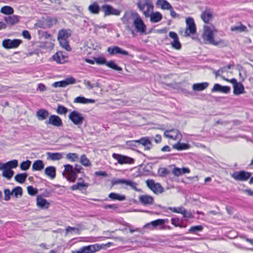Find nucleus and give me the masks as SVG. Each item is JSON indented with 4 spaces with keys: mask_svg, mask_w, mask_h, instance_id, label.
<instances>
[{
    "mask_svg": "<svg viewBox=\"0 0 253 253\" xmlns=\"http://www.w3.org/2000/svg\"><path fill=\"white\" fill-rule=\"evenodd\" d=\"M137 5L146 17H149V13L153 11L154 5L151 0H139Z\"/></svg>",
    "mask_w": 253,
    "mask_h": 253,
    "instance_id": "f257e3e1",
    "label": "nucleus"
},
{
    "mask_svg": "<svg viewBox=\"0 0 253 253\" xmlns=\"http://www.w3.org/2000/svg\"><path fill=\"white\" fill-rule=\"evenodd\" d=\"M132 16L135 17L133 23L136 31L141 33H145L146 30V27L139 14L135 12L132 14Z\"/></svg>",
    "mask_w": 253,
    "mask_h": 253,
    "instance_id": "f03ea898",
    "label": "nucleus"
},
{
    "mask_svg": "<svg viewBox=\"0 0 253 253\" xmlns=\"http://www.w3.org/2000/svg\"><path fill=\"white\" fill-rule=\"evenodd\" d=\"M213 26L205 25L204 27L203 39L208 42L210 43L216 44L213 39Z\"/></svg>",
    "mask_w": 253,
    "mask_h": 253,
    "instance_id": "7ed1b4c3",
    "label": "nucleus"
},
{
    "mask_svg": "<svg viewBox=\"0 0 253 253\" xmlns=\"http://www.w3.org/2000/svg\"><path fill=\"white\" fill-rule=\"evenodd\" d=\"M221 78L225 81L229 82L233 84V92L235 95H239L244 93L245 88L243 84L241 83L237 82L235 79L228 80L226 79L224 77L221 76Z\"/></svg>",
    "mask_w": 253,
    "mask_h": 253,
    "instance_id": "20e7f679",
    "label": "nucleus"
},
{
    "mask_svg": "<svg viewBox=\"0 0 253 253\" xmlns=\"http://www.w3.org/2000/svg\"><path fill=\"white\" fill-rule=\"evenodd\" d=\"M186 28L184 36L189 37L190 35L195 34L196 32V25L194 20L192 17H188L186 19Z\"/></svg>",
    "mask_w": 253,
    "mask_h": 253,
    "instance_id": "39448f33",
    "label": "nucleus"
},
{
    "mask_svg": "<svg viewBox=\"0 0 253 253\" xmlns=\"http://www.w3.org/2000/svg\"><path fill=\"white\" fill-rule=\"evenodd\" d=\"M69 119L77 126L82 125L84 120L83 114L77 111H73L69 115Z\"/></svg>",
    "mask_w": 253,
    "mask_h": 253,
    "instance_id": "423d86ee",
    "label": "nucleus"
},
{
    "mask_svg": "<svg viewBox=\"0 0 253 253\" xmlns=\"http://www.w3.org/2000/svg\"><path fill=\"white\" fill-rule=\"evenodd\" d=\"M146 183L149 188L156 194L162 193L164 191V189L161 185L159 183H155L152 179L146 180Z\"/></svg>",
    "mask_w": 253,
    "mask_h": 253,
    "instance_id": "0eeeda50",
    "label": "nucleus"
},
{
    "mask_svg": "<svg viewBox=\"0 0 253 253\" xmlns=\"http://www.w3.org/2000/svg\"><path fill=\"white\" fill-rule=\"evenodd\" d=\"M112 157L121 165L133 164L134 160L133 158L119 154L113 153Z\"/></svg>",
    "mask_w": 253,
    "mask_h": 253,
    "instance_id": "6e6552de",
    "label": "nucleus"
},
{
    "mask_svg": "<svg viewBox=\"0 0 253 253\" xmlns=\"http://www.w3.org/2000/svg\"><path fill=\"white\" fill-rule=\"evenodd\" d=\"M251 176L250 172L245 170L235 171L231 174V177L237 181H246Z\"/></svg>",
    "mask_w": 253,
    "mask_h": 253,
    "instance_id": "1a4fd4ad",
    "label": "nucleus"
},
{
    "mask_svg": "<svg viewBox=\"0 0 253 253\" xmlns=\"http://www.w3.org/2000/svg\"><path fill=\"white\" fill-rule=\"evenodd\" d=\"M22 43V41L19 39H5L2 41V45L6 49L18 47Z\"/></svg>",
    "mask_w": 253,
    "mask_h": 253,
    "instance_id": "9d476101",
    "label": "nucleus"
},
{
    "mask_svg": "<svg viewBox=\"0 0 253 253\" xmlns=\"http://www.w3.org/2000/svg\"><path fill=\"white\" fill-rule=\"evenodd\" d=\"M101 9L104 12L105 16L111 15L118 16L121 13V11L119 10L115 9L111 5L108 4L103 5Z\"/></svg>",
    "mask_w": 253,
    "mask_h": 253,
    "instance_id": "9b49d317",
    "label": "nucleus"
},
{
    "mask_svg": "<svg viewBox=\"0 0 253 253\" xmlns=\"http://www.w3.org/2000/svg\"><path fill=\"white\" fill-rule=\"evenodd\" d=\"M101 249L97 244L84 246L75 251L74 253H93Z\"/></svg>",
    "mask_w": 253,
    "mask_h": 253,
    "instance_id": "f8f14e48",
    "label": "nucleus"
},
{
    "mask_svg": "<svg viewBox=\"0 0 253 253\" xmlns=\"http://www.w3.org/2000/svg\"><path fill=\"white\" fill-rule=\"evenodd\" d=\"M46 125H51L56 127H60L63 126L61 119L57 115H52L49 117L48 120L45 122Z\"/></svg>",
    "mask_w": 253,
    "mask_h": 253,
    "instance_id": "ddd939ff",
    "label": "nucleus"
},
{
    "mask_svg": "<svg viewBox=\"0 0 253 253\" xmlns=\"http://www.w3.org/2000/svg\"><path fill=\"white\" fill-rule=\"evenodd\" d=\"M76 83V80L73 77H70L65 79L64 80L56 82L52 84V86L54 87H65L69 84H74Z\"/></svg>",
    "mask_w": 253,
    "mask_h": 253,
    "instance_id": "4468645a",
    "label": "nucleus"
},
{
    "mask_svg": "<svg viewBox=\"0 0 253 253\" xmlns=\"http://www.w3.org/2000/svg\"><path fill=\"white\" fill-rule=\"evenodd\" d=\"M169 37L173 39L171 42V45L172 48L179 50L181 48V44L180 43L177 34L174 32H169Z\"/></svg>",
    "mask_w": 253,
    "mask_h": 253,
    "instance_id": "2eb2a0df",
    "label": "nucleus"
},
{
    "mask_svg": "<svg viewBox=\"0 0 253 253\" xmlns=\"http://www.w3.org/2000/svg\"><path fill=\"white\" fill-rule=\"evenodd\" d=\"M213 11L212 9L206 7L205 10L202 13L201 17L206 23H208L213 18Z\"/></svg>",
    "mask_w": 253,
    "mask_h": 253,
    "instance_id": "dca6fc26",
    "label": "nucleus"
},
{
    "mask_svg": "<svg viewBox=\"0 0 253 253\" xmlns=\"http://www.w3.org/2000/svg\"><path fill=\"white\" fill-rule=\"evenodd\" d=\"M164 136L174 140L179 139L181 136L179 131L176 129L166 130L164 132Z\"/></svg>",
    "mask_w": 253,
    "mask_h": 253,
    "instance_id": "f3484780",
    "label": "nucleus"
},
{
    "mask_svg": "<svg viewBox=\"0 0 253 253\" xmlns=\"http://www.w3.org/2000/svg\"><path fill=\"white\" fill-rule=\"evenodd\" d=\"M108 52L111 55H115L117 54H121L124 55H128V52L125 50L122 49L118 46L109 47L107 49Z\"/></svg>",
    "mask_w": 253,
    "mask_h": 253,
    "instance_id": "a211bd4d",
    "label": "nucleus"
},
{
    "mask_svg": "<svg viewBox=\"0 0 253 253\" xmlns=\"http://www.w3.org/2000/svg\"><path fill=\"white\" fill-rule=\"evenodd\" d=\"M230 91V87L228 86H222L218 84H214L211 89L212 92H220L224 93H228Z\"/></svg>",
    "mask_w": 253,
    "mask_h": 253,
    "instance_id": "6ab92c4d",
    "label": "nucleus"
},
{
    "mask_svg": "<svg viewBox=\"0 0 253 253\" xmlns=\"http://www.w3.org/2000/svg\"><path fill=\"white\" fill-rule=\"evenodd\" d=\"M72 31L70 29H62L58 33V39L68 40L71 35Z\"/></svg>",
    "mask_w": 253,
    "mask_h": 253,
    "instance_id": "aec40b11",
    "label": "nucleus"
},
{
    "mask_svg": "<svg viewBox=\"0 0 253 253\" xmlns=\"http://www.w3.org/2000/svg\"><path fill=\"white\" fill-rule=\"evenodd\" d=\"M139 200L144 205H152L154 202V198L149 195H141L139 197Z\"/></svg>",
    "mask_w": 253,
    "mask_h": 253,
    "instance_id": "412c9836",
    "label": "nucleus"
},
{
    "mask_svg": "<svg viewBox=\"0 0 253 253\" xmlns=\"http://www.w3.org/2000/svg\"><path fill=\"white\" fill-rule=\"evenodd\" d=\"M49 115L48 111L43 109H39L36 112V117L39 121L45 120Z\"/></svg>",
    "mask_w": 253,
    "mask_h": 253,
    "instance_id": "4be33fe9",
    "label": "nucleus"
},
{
    "mask_svg": "<svg viewBox=\"0 0 253 253\" xmlns=\"http://www.w3.org/2000/svg\"><path fill=\"white\" fill-rule=\"evenodd\" d=\"M44 173L50 179H53L56 177V168L53 166H48L44 169Z\"/></svg>",
    "mask_w": 253,
    "mask_h": 253,
    "instance_id": "5701e85b",
    "label": "nucleus"
},
{
    "mask_svg": "<svg viewBox=\"0 0 253 253\" xmlns=\"http://www.w3.org/2000/svg\"><path fill=\"white\" fill-rule=\"evenodd\" d=\"M53 59L58 63L63 64L67 62V57L64 55L61 52H58L53 56Z\"/></svg>",
    "mask_w": 253,
    "mask_h": 253,
    "instance_id": "b1692460",
    "label": "nucleus"
},
{
    "mask_svg": "<svg viewBox=\"0 0 253 253\" xmlns=\"http://www.w3.org/2000/svg\"><path fill=\"white\" fill-rule=\"evenodd\" d=\"M37 206L42 209H48L49 204L45 199L42 198L41 196H38L37 198Z\"/></svg>",
    "mask_w": 253,
    "mask_h": 253,
    "instance_id": "393cba45",
    "label": "nucleus"
},
{
    "mask_svg": "<svg viewBox=\"0 0 253 253\" xmlns=\"http://www.w3.org/2000/svg\"><path fill=\"white\" fill-rule=\"evenodd\" d=\"M138 144H141L145 147L146 150H150L152 146V143L147 137H142L139 140H137Z\"/></svg>",
    "mask_w": 253,
    "mask_h": 253,
    "instance_id": "a878e982",
    "label": "nucleus"
},
{
    "mask_svg": "<svg viewBox=\"0 0 253 253\" xmlns=\"http://www.w3.org/2000/svg\"><path fill=\"white\" fill-rule=\"evenodd\" d=\"M149 17L151 23H157L162 20V15L159 12H151L149 13Z\"/></svg>",
    "mask_w": 253,
    "mask_h": 253,
    "instance_id": "bb28decb",
    "label": "nucleus"
},
{
    "mask_svg": "<svg viewBox=\"0 0 253 253\" xmlns=\"http://www.w3.org/2000/svg\"><path fill=\"white\" fill-rule=\"evenodd\" d=\"M65 168V176H77L76 172L74 171L73 166L67 164L64 166Z\"/></svg>",
    "mask_w": 253,
    "mask_h": 253,
    "instance_id": "cd10ccee",
    "label": "nucleus"
},
{
    "mask_svg": "<svg viewBox=\"0 0 253 253\" xmlns=\"http://www.w3.org/2000/svg\"><path fill=\"white\" fill-rule=\"evenodd\" d=\"M79 180H82L83 181L82 182H77L76 184L72 185L70 187V189L73 191L77 190H81L82 188L86 189L88 187V183H85L82 178H79Z\"/></svg>",
    "mask_w": 253,
    "mask_h": 253,
    "instance_id": "c85d7f7f",
    "label": "nucleus"
},
{
    "mask_svg": "<svg viewBox=\"0 0 253 253\" xmlns=\"http://www.w3.org/2000/svg\"><path fill=\"white\" fill-rule=\"evenodd\" d=\"M88 9L89 11L93 14H98L100 10H101V8L96 2H94L89 5L88 7Z\"/></svg>",
    "mask_w": 253,
    "mask_h": 253,
    "instance_id": "c756f323",
    "label": "nucleus"
},
{
    "mask_svg": "<svg viewBox=\"0 0 253 253\" xmlns=\"http://www.w3.org/2000/svg\"><path fill=\"white\" fill-rule=\"evenodd\" d=\"M209 85L207 82L194 84L192 85V89L195 91H202L207 88Z\"/></svg>",
    "mask_w": 253,
    "mask_h": 253,
    "instance_id": "7c9ffc66",
    "label": "nucleus"
},
{
    "mask_svg": "<svg viewBox=\"0 0 253 253\" xmlns=\"http://www.w3.org/2000/svg\"><path fill=\"white\" fill-rule=\"evenodd\" d=\"M44 164L42 160H38L35 161L32 165V170L41 171L43 169Z\"/></svg>",
    "mask_w": 253,
    "mask_h": 253,
    "instance_id": "2f4dec72",
    "label": "nucleus"
},
{
    "mask_svg": "<svg viewBox=\"0 0 253 253\" xmlns=\"http://www.w3.org/2000/svg\"><path fill=\"white\" fill-rule=\"evenodd\" d=\"M95 101L92 99H87L83 96H78L74 99L75 103H82V104H89L94 103Z\"/></svg>",
    "mask_w": 253,
    "mask_h": 253,
    "instance_id": "473e14b6",
    "label": "nucleus"
},
{
    "mask_svg": "<svg viewBox=\"0 0 253 253\" xmlns=\"http://www.w3.org/2000/svg\"><path fill=\"white\" fill-rule=\"evenodd\" d=\"M156 4L163 9L169 10L172 8L171 4L166 0H158Z\"/></svg>",
    "mask_w": 253,
    "mask_h": 253,
    "instance_id": "72a5a7b5",
    "label": "nucleus"
},
{
    "mask_svg": "<svg viewBox=\"0 0 253 253\" xmlns=\"http://www.w3.org/2000/svg\"><path fill=\"white\" fill-rule=\"evenodd\" d=\"M46 156L47 159H50L52 161L59 160L63 158L62 154L60 153L47 152Z\"/></svg>",
    "mask_w": 253,
    "mask_h": 253,
    "instance_id": "f704fd0d",
    "label": "nucleus"
},
{
    "mask_svg": "<svg viewBox=\"0 0 253 253\" xmlns=\"http://www.w3.org/2000/svg\"><path fill=\"white\" fill-rule=\"evenodd\" d=\"M4 20L7 23L11 25H14L19 21V17L16 15L9 16L4 17Z\"/></svg>",
    "mask_w": 253,
    "mask_h": 253,
    "instance_id": "c9c22d12",
    "label": "nucleus"
},
{
    "mask_svg": "<svg viewBox=\"0 0 253 253\" xmlns=\"http://www.w3.org/2000/svg\"><path fill=\"white\" fill-rule=\"evenodd\" d=\"M169 209L170 211H172L173 212L179 213H181V214H183L184 217H186L187 216L186 215V211L182 207H178V208L169 207Z\"/></svg>",
    "mask_w": 253,
    "mask_h": 253,
    "instance_id": "e433bc0d",
    "label": "nucleus"
},
{
    "mask_svg": "<svg viewBox=\"0 0 253 253\" xmlns=\"http://www.w3.org/2000/svg\"><path fill=\"white\" fill-rule=\"evenodd\" d=\"M27 176L28 174L26 173H19L15 176L14 179L17 182L20 183H23L25 182Z\"/></svg>",
    "mask_w": 253,
    "mask_h": 253,
    "instance_id": "4c0bfd02",
    "label": "nucleus"
},
{
    "mask_svg": "<svg viewBox=\"0 0 253 253\" xmlns=\"http://www.w3.org/2000/svg\"><path fill=\"white\" fill-rule=\"evenodd\" d=\"M172 147L173 148L176 149L178 151H181L189 149L190 148V146L189 144L185 143H181L178 142L177 143L173 144L172 145Z\"/></svg>",
    "mask_w": 253,
    "mask_h": 253,
    "instance_id": "58836bf2",
    "label": "nucleus"
},
{
    "mask_svg": "<svg viewBox=\"0 0 253 253\" xmlns=\"http://www.w3.org/2000/svg\"><path fill=\"white\" fill-rule=\"evenodd\" d=\"M12 195L16 198H20L22 195V189L20 186H17L11 191Z\"/></svg>",
    "mask_w": 253,
    "mask_h": 253,
    "instance_id": "ea45409f",
    "label": "nucleus"
},
{
    "mask_svg": "<svg viewBox=\"0 0 253 253\" xmlns=\"http://www.w3.org/2000/svg\"><path fill=\"white\" fill-rule=\"evenodd\" d=\"M108 197L113 200H117L120 201H122L126 199L125 196L121 195L115 193H111L109 194Z\"/></svg>",
    "mask_w": 253,
    "mask_h": 253,
    "instance_id": "a19ab883",
    "label": "nucleus"
},
{
    "mask_svg": "<svg viewBox=\"0 0 253 253\" xmlns=\"http://www.w3.org/2000/svg\"><path fill=\"white\" fill-rule=\"evenodd\" d=\"M14 171L12 169L5 168L2 171V176L6 178L8 180L10 179L14 174Z\"/></svg>",
    "mask_w": 253,
    "mask_h": 253,
    "instance_id": "79ce46f5",
    "label": "nucleus"
},
{
    "mask_svg": "<svg viewBox=\"0 0 253 253\" xmlns=\"http://www.w3.org/2000/svg\"><path fill=\"white\" fill-rule=\"evenodd\" d=\"M231 30L232 31L237 32H247L248 31L247 27L241 23L239 25L232 27L231 28Z\"/></svg>",
    "mask_w": 253,
    "mask_h": 253,
    "instance_id": "37998d69",
    "label": "nucleus"
},
{
    "mask_svg": "<svg viewBox=\"0 0 253 253\" xmlns=\"http://www.w3.org/2000/svg\"><path fill=\"white\" fill-rule=\"evenodd\" d=\"M168 222V219H158L151 222V225L153 227H156L159 225H164L166 222Z\"/></svg>",
    "mask_w": 253,
    "mask_h": 253,
    "instance_id": "c03bdc74",
    "label": "nucleus"
},
{
    "mask_svg": "<svg viewBox=\"0 0 253 253\" xmlns=\"http://www.w3.org/2000/svg\"><path fill=\"white\" fill-rule=\"evenodd\" d=\"M0 12L6 14H12L14 12V10L12 7L9 6H4L1 8Z\"/></svg>",
    "mask_w": 253,
    "mask_h": 253,
    "instance_id": "a18cd8bd",
    "label": "nucleus"
},
{
    "mask_svg": "<svg viewBox=\"0 0 253 253\" xmlns=\"http://www.w3.org/2000/svg\"><path fill=\"white\" fill-rule=\"evenodd\" d=\"M106 65L108 67L112 68L115 70L121 72L122 71V68L118 66L113 61H110L106 63Z\"/></svg>",
    "mask_w": 253,
    "mask_h": 253,
    "instance_id": "49530a36",
    "label": "nucleus"
},
{
    "mask_svg": "<svg viewBox=\"0 0 253 253\" xmlns=\"http://www.w3.org/2000/svg\"><path fill=\"white\" fill-rule=\"evenodd\" d=\"M6 168L11 169L13 168H15L18 166V161L13 160L10 161L5 163Z\"/></svg>",
    "mask_w": 253,
    "mask_h": 253,
    "instance_id": "de8ad7c7",
    "label": "nucleus"
},
{
    "mask_svg": "<svg viewBox=\"0 0 253 253\" xmlns=\"http://www.w3.org/2000/svg\"><path fill=\"white\" fill-rule=\"evenodd\" d=\"M60 45L69 51L71 50V47L69 44V42L67 40L58 39Z\"/></svg>",
    "mask_w": 253,
    "mask_h": 253,
    "instance_id": "09e8293b",
    "label": "nucleus"
},
{
    "mask_svg": "<svg viewBox=\"0 0 253 253\" xmlns=\"http://www.w3.org/2000/svg\"><path fill=\"white\" fill-rule=\"evenodd\" d=\"M31 164V161L30 160H27L23 161L20 164V169L22 170H27L29 169Z\"/></svg>",
    "mask_w": 253,
    "mask_h": 253,
    "instance_id": "8fccbe9b",
    "label": "nucleus"
},
{
    "mask_svg": "<svg viewBox=\"0 0 253 253\" xmlns=\"http://www.w3.org/2000/svg\"><path fill=\"white\" fill-rule=\"evenodd\" d=\"M66 158L71 162L77 161L79 159V156L76 153H68L66 155Z\"/></svg>",
    "mask_w": 253,
    "mask_h": 253,
    "instance_id": "3c124183",
    "label": "nucleus"
},
{
    "mask_svg": "<svg viewBox=\"0 0 253 253\" xmlns=\"http://www.w3.org/2000/svg\"><path fill=\"white\" fill-rule=\"evenodd\" d=\"M203 227L202 225H197L192 226L189 230V232L190 233L197 234L198 232L202 231Z\"/></svg>",
    "mask_w": 253,
    "mask_h": 253,
    "instance_id": "603ef678",
    "label": "nucleus"
},
{
    "mask_svg": "<svg viewBox=\"0 0 253 253\" xmlns=\"http://www.w3.org/2000/svg\"><path fill=\"white\" fill-rule=\"evenodd\" d=\"M68 111V110L67 108L61 105H59L56 109L57 113L59 115L66 114Z\"/></svg>",
    "mask_w": 253,
    "mask_h": 253,
    "instance_id": "864d4df0",
    "label": "nucleus"
},
{
    "mask_svg": "<svg viewBox=\"0 0 253 253\" xmlns=\"http://www.w3.org/2000/svg\"><path fill=\"white\" fill-rule=\"evenodd\" d=\"M126 185L129 186L132 189L136 191H140V189L137 188V184L130 180H126Z\"/></svg>",
    "mask_w": 253,
    "mask_h": 253,
    "instance_id": "5fc2aeb1",
    "label": "nucleus"
},
{
    "mask_svg": "<svg viewBox=\"0 0 253 253\" xmlns=\"http://www.w3.org/2000/svg\"><path fill=\"white\" fill-rule=\"evenodd\" d=\"M80 162L85 167H88L90 165L89 160L87 158L86 156L84 155H83L81 156L80 158Z\"/></svg>",
    "mask_w": 253,
    "mask_h": 253,
    "instance_id": "6e6d98bb",
    "label": "nucleus"
},
{
    "mask_svg": "<svg viewBox=\"0 0 253 253\" xmlns=\"http://www.w3.org/2000/svg\"><path fill=\"white\" fill-rule=\"evenodd\" d=\"M4 195V200L8 201L10 199V195H12V192L8 189H5L3 191Z\"/></svg>",
    "mask_w": 253,
    "mask_h": 253,
    "instance_id": "4d7b16f0",
    "label": "nucleus"
},
{
    "mask_svg": "<svg viewBox=\"0 0 253 253\" xmlns=\"http://www.w3.org/2000/svg\"><path fill=\"white\" fill-rule=\"evenodd\" d=\"M138 144L137 140L128 141L126 142V145L132 149H135L137 147L136 145Z\"/></svg>",
    "mask_w": 253,
    "mask_h": 253,
    "instance_id": "13d9d810",
    "label": "nucleus"
},
{
    "mask_svg": "<svg viewBox=\"0 0 253 253\" xmlns=\"http://www.w3.org/2000/svg\"><path fill=\"white\" fill-rule=\"evenodd\" d=\"M27 191L28 194L32 196L35 195L36 194L38 193V190L34 188L32 186H28Z\"/></svg>",
    "mask_w": 253,
    "mask_h": 253,
    "instance_id": "bf43d9fd",
    "label": "nucleus"
},
{
    "mask_svg": "<svg viewBox=\"0 0 253 253\" xmlns=\"http://www.w3.org/2000/svg\"><path fill=\"white\" fill-rule=\"evenodd\" d=\"M73 232H74L75 233H77V234H79L80 230L78 228H76L72 227H70V226H68L66 229V234H67L69 232L72 233Z\"/></svg>",
    "mask_w": 253,
    "mask_h": 253,
    "instance_id": "052dcab7",
    "label": "nucleus"
},
{
    "mask_svg": "<svg viewBox=\"0 0 253 253\" xmlns=\"http://www.w3.org/2000/svg\"><path fill=\"white\" fill-rule=\"evenodd\" d=\"M126 179H113L112 180V184L113 185L119 184H126Z\"/></svg>",
    "mask_w": 253,
    "mask_h": 253,
    "instance_id": "680f3d73",
    "label": "nucleus"
},
{
    "mask_svg": "<svg viewBox=\"0 0 253 253\" xmlns=\"http://www.w3.org/2000/svg\"><path fill=\"white\" fill-rule=\"evenodd\" d=\"M95 62L98 64H105L107 62L105 58L99 57L95 58Z\"/></svg>",
    "mask_w": 253,
    "mask_h": 253,
    "instance_id": "e2e57ef3",
    "label": "nucleus"
},
{
    "mask_svg": "<svg viewBox=\"0 0 253 253\" xmlns=\"http://www.w3.org/2000/svg\"><path fill=\"white\" fill-rule=\"evenodd\" d=\"M171 224L174 225L175 227H183L179 224L180 220L178 218H173L171 219Z\"/></svg>",
    "mask_w": 253,
    "mask_h": 253,
    "instance_id": "0e129e2a",
    "label": "nucleus"
},
{
    "mask_svg": "<svg viewBox=\"0 0 253 253\" xmlns=\"http://www.w3.org/2000/svg\"><path fill=\"white\" fill-rule=\"evenodd\" d=\"M172 173L175 176H178L182 174L181 169L178 168H175L172 171Z\"/></svg>",
    "mask_w": 253,
    "mask_h": 253,
    "instance_id": "69168bd1",
    "label": "nucleus"
},
{
    "mask_svg": "<svg viewBox=\"0 0 253 253\" xmlns=\"http://www.w3.org/2000/svg\"><path fill=\"white\" fill-rule=\"evenodd\" d=\"M161 176H166L168 175L169 173V171L166 168L160 169L159 170Z\"/></svg>",
    "mask_w": 253,
    "mask_h": 253,
    "instance_id": "338daca9",
    "label": "nucleus"
},
{
    "mask_svg": "<svg viewBox=\"0 0 253 253\" xmlns=\"http://www.w3.org/2000/svg\"><path fill=\"white\" fill-rule=\"evenodd\" d=\"M62 175L66 177L67 180L71 182H75V180L76 178H77V176H65V172H63L62 173Z\"/></svg>",
    "mask_w": 253,
    "mask_h": 253,
    "instance_id": "774afa93",
    "label": "nucleus"
}]
</instances>
